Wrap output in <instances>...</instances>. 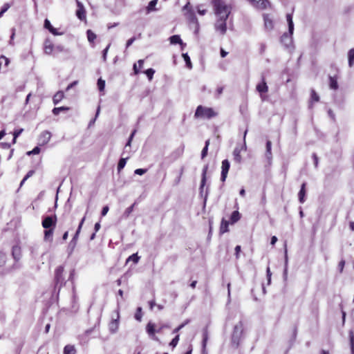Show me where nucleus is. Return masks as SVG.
<instances>
[{
  "label": "nucleus",
  "mask_w": 354,
  "mask_h": 354,
  "mask_svg": "<svg viewBox=\"0 0 354 354\" xmlns=\"http://www.w3.org/2000/svg\"><path fill=\"white\" fill-rule=\"evenodd\" d=\"M286 19L288 24V31L290 35L293 34L294 31V24L292 21V14H287L286 15Z\"/></svg>",
  "instance_id": "28"
},
{
  "label": "nucleus",
  "mask_w": 354,
  "mask_h": 354,
  "mask_svg": "<svg viewBox=\"0 0 354 354\" xmlns=\"http://www.w3.org/2000/svg\"><path fill=\"white\" fill-rule=\"evenodd\" d=\"M133 70L134 75H138L140 71V68H139V67L137 66L136 64H133Z\"/></svg>",
  "instance_id": "59"
},
{
  "label": "nucleus",
  "mask_w": 354,
  "mask_h": 354,
  "mask_svg": "<svg viewBox=\"0 0 354 354\" xmlns=\"http://www.w3.org/2000/svg\"><path fill=\"white\" fill-rule=\"evenodd\" d=\"M109 206H107V205L104 206V207L102 208V209L101 215H102V216H104L107 214V212H109Z\"/></svg>",
  "instance_id": "57"
},
{
  "label": "nucleus",
  "mask_w": 354,
  "mask_h": 354,
  "mask_svg": "<svg viewBox=\"0 0 354 354\" xmlns=\"http://www.w3.org/2000/svg\"><path fill=\"white\" fill-rule=\"evenodd\" d=\"M12 256L13 259L18 261L21 257V248L19 245H14L12 248Z\"/></svg>",
  "instance_id": "14"
},
{
  "label": "nucleus",
  "mask_w": 354,
  "mask_h": 354,
  "mask_svg": "<svg viewBox=\"0 0 354 354\" xmlns=\"http://www.w3.org/2000/svg\"><path fill=\"white\" fill-rule=\"evenodd\" d=\"M86 220V216H84L80 221V223H79V225H78V227L76 230V232L75 234V235L73 236V239H72V242L74 243L75 244L77 243V241L78 239V237H79V235L80 234V232L82 230V226L84 225V223Z\"/></svg>",
  "instance_id": "17"
},
{
  "label": "nucleus",
  "mask_w": 354,
  "mask_h": 354,
  "mask_svg": "<svg viewBox=\"0 0 354 354\" xmlns=\"http://www.w3.org/2000/svg\"><path fill=\"white\" fill-rule=\"evenodd\" d=\"M136 130H134V131L131 133V136H130V137H129V140H128V141H127V144H126V146H125V147H130V146H131V141H132L133 138V136H134V135H135V133H136Z\"/></svg>",
  "instance_id": "54"
},
{
  "label": "nucleus",
  "mask_w": 354,
  "mask_h": 354,
  "mask_svg": "<svg viewBox=\"0 0 354 354\" xmlns=\"http://www.w3.org/2000/svg\"><path fill=\"white\" fill-rule=\"evenodd\" d=\"M319 95L314 90H310V97L309 100V108H313L315 103L318 102L319 101Z\"/></svg>",
  "instance_id": "13"
},
{
  "label": "nucleus",
  "mask_w": 354,
  "mask_h": 354,
  "mask_svg": "<svg viewBox=\"0 0 354 354\" xmlns=\"http://www.w3.org/2000/svg\"><path fill=\"white\" fill-rule=\"evenodd\" d=\"M147 331L150 335H154L155 334V325L152 323H149L147 325Z\"/></svg>",
  "instance_id": "43"
},
{
  "label": "nucleus",
  "mask_w": 354,
  "mask_h": 354,
  "mask_svg": "<svg viewBox=\"0 0 354 354\" xmlns=\"http://www.w3.org/2000/svg\"><path fill=\"white\" fill-rule=\"evenodd\" d=\"M97 87H98V89L100 91H104V87H105V81L102 80L101 78H100L98 80H97Z\"/></svg>",
  "instance_id": "49"
},
{
  "label": "nucleus",
  "mask_w": 354,
  "mask_h": 354,
  "mask_svg": "<svg viewBox=\"0 0 354 354\" xmlns=\"http://www.w3.org/2000/svg\"><path fill=\"white\" fill-rule=\"evenodd\" d=\"M344 265H345V261L344 260H342L339 263V269H340V272H342L344 268Z\"/></svg>",
  "instance_id": "64"
},
{
  "label": "nucleus",
  "mask_w": 354,
  "mask_h": 354,
  "mask_svg": "<svg viewBox=\"0 0 354 354\" xmlns=\"http://www.w3.org/2000/svg\"><path fill=\"white\" fill-rule=\"evenodd\" d=\"M241 215L238 210L234 211L230 216V224L233 225L241 219Z\"/></svg>",
  "instance_id": "27"
},
{
  "label": "nucleus",
  "mask_w": 354,
  "mask_h": 354,
  "mask_svg": "<svg viewBox=\"0 0 354 354\" xmlns=\"http://www.w3.org/2000/svg\"><path fill=\"white\" fill-rule=\"evenodd\" d=\"M147 76L148 79L151 81L153 79L155 71L153 68H149L144 72Z\"/></svg>",
  "instance_id": "47"
},
{
  "label": "nucleus",
  "mask_w": 354,
  "mask_h": 354,
  "mask_svg": "<svg viewBox=\"0 0 354 354\" xmlns=\"http://www.w3.org/2000/svg\"><path fill=\"white\" fill-rule=\"evenodd\" d=\"M169 41H170V43L172 44H179L180 45H185L183 43L182 39H180V37L178 35H172L171 37H170Z\"/></svg>",
  "instance_id": "30"
},
{
  "label": "nucleus",
  "mask_w": 354,
  "mask_h": 354,
  "mask_svg": "<svg viewBox=\"0 0 354 354\" xmlns=\"http://www.w3.org/2000/svg\"><path fill=\"white\" fill-rule=\"evenodd\" d=\"M86 220V216H84L80 221V223H79V225H78V227L76 230V232L75 234V235L73 236V239H72V242L74 243L75 244L77 243V241L78 239V237H79V235L80 234V232L82 230V226L84 225V223Z\"/></svg>",
  "instance_id": "18"
},
{
  "label": "nucleus",
  "mask_w": 354,
  "mask_h": 354,
  "mask_svg": "<svg viewBox=\"0 0 354 354\" xmlns=\"http://www.w3.org/2000/svg\"><path fill=\"white\" fill-rule=\"evenodd\" d=\"M230 168V163L227 159L223 160L221 162V180L224 183L227 177V174Z\"/></svg>",
  "instance_id": "9"
},
{
  "label": "nucleus",
  "mask_w": 354,
  "mask_h": 354,
  "mask_svg": "<svg viewBox=\"0 0 354 354\" xmlns=\"http://www.w3.org/2000/svg\"><path fill=\"white\" fill-rule=\"evenodd\" d=\"M348 64L349 66L351 67L354 63V48H351L348 53Z\"/></svg>",
  "instance_id": "39"
},
{
  "label": "nucleus",
  "mask_w": 354,
  "mask_h": 354,
  "mask_svg": "<svg viewBox=\"0 0 354 354\" xmlns=\"http://www.w3.org/2000/svg\"><path fill=\"white\" fill-rule=\"evenodd\" d=\"M55 228L44 229V239L46 241L53 242V234Z\"/></svg>",
  "instance_id": "16"
},
{
  "label": "nucleus",
  "mask_w": 354,
  "mask_h": 354,
  "mask_svg": "<svg viewBox=\"0 0 354 354\" xmlns=\"http://www.w3.org/2000/svg\"><path fill=\"white\" fill-rule=\"evenodd\" d=\"M180 339V335L177 334L174 338L169 343V346H171L173 348H175L177 344H178Z\"/></svg>",
  "instance_id": "46"
},
{
  "label": "nucleus",
  "mask_w": 354,
  "mask_h": 354,
  "mask_svg": "<svg viewBox=\"0 0 354 354\" xmlns=\"http://www.w3.org/2000/svg\"><path fill=\"white\" fill-rule=\"evenodd\" d=\"M75 272L74 269L71 270L68 280L71 281H73V278H74V276H75Z\"/></svg>",
  "instance_id": "60"
},
{
  "label": "nucleus",
  "mask_w": 354,
  "mask_h": 354,
  "mask_svg": "<svg viewBox=\"0 0 354 354\" xmlns=\"http://www.w3.org/2000/svg\"><path fill=\"white\" fill-rule=\"evenodd\" d=\"M76 350L73 345L68 344L64 348V354H75Z\"/></svg>",
  "instance_id": "31"
},
{
  "label": "nucleus",
  "mask_w": 354,
  "mask_h": 354,
  "mask_svg": "<svg viewBox=\"0 0 354 354\" xmlns=\"http://www.w3.org/2000/svg\"><path fill=\"white\" fill-rule=\"evenodd\" d=\"M230 221H226L225 218H223L221 222L219 232L220 234H224L229 231V224Z\"/></svg>",
  "instance_id": "24"
},
{
  "label": "nucleus",
  "mask_w": 354,
  "mask_h": 354,
  "mask_svg": "<svg viewBox=\"0 0 354 354\" xmlns=\"http://www.w3.org/2000/svg\"><path fill=\"white\" fill-rule=\"evenodd\" d=\"M70 110V107L68 106H59V107H55L52 110V113L55 115H58L61 111H68Z\"/></svg>",
  "instance_id": "32"
},
{
  "label": "nucleus",
  "mask_w": 354,
  "mask_h": 354,
  "mask_svg": "<svg viewBox=\"0 0 354 354\" xmlns=\"http://www.w3.org/2000/svg\"><path fill=\"white\" fill-rule=\"evenodd\" d=\"M6 263V254L0 251V267L3 266Z\"/></svg>",
  "instance_id": "48"
},
{
  "label": "nucleus",
  "mask_w": 354,
  "mask_h": 354,
  "mask_svg": "<svg viewBox=\"0 0 354 354\" xmlns=\"http://www.w3.org/2000/svg\"><path fill=\"white\" fill-rule=\"evenodd\" d=\"M44 28L48 29L50 33H52L54 35H60L59 32H58L57 30L55 28L50 24V21L47 19L44 21Z\"/></svg>",
  "instance_id": "20"
},
{
  "label": "nucleus",
  "mask_w": 354,
  "mask_h": 354,
  "mask_svg": "<svg viewBox=\"0 0 354 354\" xmlns=\"http://www.w3.org/2000/svg\"><path fill=\"white\" fill-rule=\"evenodd\" d=\"M157 2H158V0H152L149 3V4L146 8L147 13H149V12L156 10V6L157 4Z\"/></svg>",
  "instance_id": "33"
},
{
  "label": "nucleus",
  "mask_w": 354,
  "mask_h": 354,
  "mask_svg": "<svg viewBox=\"0 0 354 354\" xmlns=\"http://www.w3.org/2000/svg\"><path fill=\"white\" fill-rule=\"evenodd\" d=\"M183 10L184 11V15L185 18L191 23H196L197 18L195 15V12L190 4L189 2H187L183 8Z\"/></svg>",
  "instance_id": "6"
},
{
  "label": "nucleus",
  "mask_w": 354,
  "mask_h": 354,
  "mask_svg": "<svg viewBox=\"0 0 354 354\" xmlns=\"http://www.w3.org/2000/svg\"><path fill=\"white\" fill-rule=\"evenodd\" d=\"M135 37L130 38L129 40H127L126 44V47L129 48L135 41Z\"/></svg>",
  "instance_id": "62"
},
{
  "label": "nucleus",
  "mask_w": 354,
  "mask_h": 354,
  "mask_svg": "<svg viewBox=\"0 0 354 354\" xmlns=\"http://www.w3.org/2000/svg\"><path fill=\"white\" fill-rule=\"evenodd\" d=\"M135 205L136 203H133V205H131L130 207H127L125 209L124 214L126 217H128L131 214V212L133 210Z\"/></svg>",
  "instance_id": "50"
},
{
  "label": "nucleus",
  "mask_w": 354,
  "mask_h": 354,
  "mask_svg": "<svg viewBox=\"0 0 354 354\" xmlns=\"http://www.w3.org/2000/svg\"><path fill=\"white\" fill-rule=\"evenodd\" d=\"M218 113L212 107H207L203 105H198L194 113L196 119L211 120L217 117Z\"/></svg>",
  "instance_id": "1"
},
{
  "label": "nucleus",
  "mask_w": 354,
  "mask_h": 354,
  "mask_svg": "<svg viewBox=\"0 0 354 354\" xmlns=\"http://www.w3.org/2000/svg\"><path fill=\"white\" fill-rule=\"evenodd\" d=\"M349 339H350L351 353L354 354V333L353 330L349 331Z\"/></svg>",
  "instance_id": "41"
},
{
  "label": "nucleus",
  "mask_w": 354,
  "mask_h": 354,
  "mask_svg": "<svg viewBox=\"0 0 354 354\" xmlns=\"http://www.w3.org/2000/svg\"><path fill=\"white\" fill-rule=\"evenodd\" d=\"M65 97L64 93L62 91H57L53 97V102L55 105L57 104Z\"/></svg>",
  "instance_id": "23"
},
{
  "label": "nucleus",
  "mask_w": 354,
  "mask_h": 354,
  "mask_svg": "<svg viewBox=\"0 0 354 354\" xmlns=\"http://www.w3.org/2000/svg\"><path fill=\"white\" fill-rule=\"evenodd\" d=\"M77 9L75 12L77 17L80 21H84V23H86L87 22L86 12V10H85L83 4L81 2L77 1Z\"/></svg>",
  "instance_id": "8"
},
{
  "label": "nucleus",
  "mask_w": 354,
  "mask_h": 354,
  "mask_svg": "<svg viewBox=\"0 0 354 354\" xmlns=\"http://www.w3.org/2000/svg\"><path fill=\"white\" fill-rule=\"evenodd\" d=\"M264 25L267 29L272 30L274 28L273 20L269 14H263V15Z\"/></svg>",
  "instance_id": "15"
},
{
  "label": "nucleus",
  "mask_w": 354,
  "mask_h": 354,
  "mask_svg": "<svg viewBox=\"0 0 354 354\" xmlns=\"http://www.w3.org/2000/svg\"><path fill=\"white\" fill-rule=\"evenodd\" d=\"M266 274L268 277V284L270 283L272 272L269 267L266 269Z\"/></svg>",
  "instance_id": "56"
},
{
  "label": "nucleus",
  "mask_w": 354,
  "mask_h": 354,
  "mask_svg": "<svg viewBox=\"0 0 354 354\" xmlns=\"http://www.w3.org/2000/svg\"><path fill=\"white\" fill-rule=\"evenodd\" d=\"M40 152V148L39 147H35L32 151H28V154H39Z\"/></svg>",
  "instance_id": "52"
},
{
  "label": "nucleus",
  "mask_w": 354,
  "mask_h": 354,
  "mask_svg": "<svg viewBox=\"0 0 354 354\" xmlns=\"http://www.w3.org/2000/svg\"><path fill=\"white\" fill-rule=\"evenodd\" d=\"M1 147L3 149H8L10 148L11 145L8 142H1Z\"/></svg>",
  "instance_id": "61"
},
{
  "label": "nucleus",
  "mask_w": 354,
  "mask_h": 354,
  "mask_svg": "<svg viewBox=\"0 0 354 354\" xmlns=\"http://www.w3.org/2000/svg\"><path fill=\"white\" fill-rule=\"evenodd\" d=\"M182 56L186 63V66L191 69L192 68V64L189 56L187 55V53H183Z\"/></svg>",
  "instance_id": "40"
},
{
  "label": "nucleus",
  "mask_w": 354,
  "mask_h": 354,
  "mask_svg": "<svg viewBox=\"0 0 354 354\" xmlns=\"http://www.w3.org/2000/svg\"><path fill=\"white\" fill-rule=\"evenodd\" d=\"M256 89L260 93V96L263 100L265 99L263 94L268 91V86L264 77H262V81L257 85Z\"/></svg>",
  "instance_id": "10"
},
{
  "label": "nucleus",
  "mask_w": 354,
  "mask_h": 354,
  "mask_svg": "<svg viewBox=\"0 0 354 354\" xmlns=\"http://www.w3.org/2000/svg\"><path fill=\"white\" fill-rule=\"evenodd\" d=\"M207 169H208V166L205 165L203 169L202 178H201V187H200L201 189H203V187L206 183V180H207L206 175H207Z\"/></svg>",
  "instance_id": "29"
},
{
  "label": "nucleus",
  "mask_w": 354,
  "mask_h": 354,
  "mask_svg": "<svg viewBox=\"0 0 354 354\" xmlns=\"http://www.w3.org/2000/svg\"><path fill=\"white\" fill-rule=\"evenodd\" d=\"M225 17L219 18L216 24V28L220 31L222 35H224L227 30L226 20Z\"/></svg>",
  "instance_id": "12"
},
{
  "label": "nucleus",
  "mask_w": 354,
  "mask_h": 354,
  "mask_svg": "<svg viewBox=\"0 0 354 354\" xmlns=\"http://www.w3.org/2000/svg\"><path fill=\"white\" fill-rule=\"evenodd\" d=\"M51 138V133L48 131H44L39 138V140L42 145H45L49 142Z\"/></svg>",
  "instance_id": "21"
},
{
  "label": "nucleus",
  "mask_w": 354,
  "mask_h": 354,
  "mask_svg": "<svg viewBox=\"0 0 354 354\" xmlns=\"http://www.w3.org/2000/svg\"><path fill=\"white\" fill-rule=\"evenodd\" d=\"M110 46L111 44H109L108 46L102 51V58L104 62L106 60V55Z\"/></svg>",
  "instance_id": "51"
},
{
  "label": "nucleus",
  "mask_w": 354,
  "mask_h": 354,
  "mask_svg": "<svg viewBox=\"0 0 354 354\" xmlns=\"http://www.w3.org/2000/svg\"><path fill=\"white\" fill-rule=\"evenodd\" d=\"M140 257L138 255V253H135L129 256L126 260V264L129 261H133L135 264L138 263Z\"/></svg>",
  "instance_id": "34"
},
{
  "label": "nucleus",
  "mask_w": 354,
  "mask_h": 354,
  "mask_svg": "<svg viewBox=\"0 0 354 354\" xmlns=\"http://www.w3.org/2000/svg\"><path fill=\"white\" fill-rule=\"evenodd\" d=\"M215 13L219 18L225 17L227 19L231 12V6L227 5L223 0H212Z\"/></svg>",
  "instance_id": "2"
},
{
  "label": "nucleus",
  "mask_w": 354,
  "mask_h": 354,
  "mask_svg": "<svg viewBox=\"0 0 354 354\" xmlns=\"http://www.w3.org/2000/svg\"><path fill=\"white\" fill-rule=\"evenodd\" d=\"M189 323V319H186L183 323H182L181 324H180L178 327L175 328L173 331H172V333L173 334H176V335L178 333V332L183 328L185 327L187 324H188Z\"/></svg>",
  "instance_id": "38"
},
{
  "label": "nucleus",
  "mask_w": 354,
  "mask_h": 354,
  "mask_svg": "<svg viewBox=\"0 0 354 354\" xmlns=\"http://www.w3.org/2000/svg\"><path fill=\"white\" fill-rule=\"evenodd\" d=\"M251 3L259 10H266L270 6V2L268 0H253Z\"/></svg>",
  "instance_id": "11"
},
{
  "label": "nucleus",
  "mask_w": 354,
  "mask_h": 354,
  "mask_svg": "<svg viewBox=\"0 0 354 354\" xmlns=\"http://www.w3.org/2000/svg\"><path fill=\"white\" fill-rule=\"evenodd\" d=\"M337 75L329 76V86L333 90H337L339 87L337 83Z\"/></svg>",
  "instance_id": "25"
},
{
  "label": "nucleus",
  "mask_w": 354,
  "mask_h": 354,
  "mask_svg": "<svg viewBox=\"0 0 354 354\" xmlns=\"http://www.w3.org/2000/svg\"><path fill=\"white\" fill-rule=\"evenodd\" d=\"M57 221L56 215L47 216L42 219L41 225L44 229L55 228Z\"/></svg>",
  "instance_id": "7"
},
{
  "label": "nucleus",
  "mask_w": 354,
  "mask_h": 354,
  "mask_svg": "<svg viewBox=\"0 0 354 354\" xmlns=\"http://www.w3.org/2000/svg\"><path fill=\"white\" fill-rule=\"evenodd\" d=\"M127 159H128V158H122L120 159L118 164V172H120L125 167Z\"/></svg>",
  "instance_id": "42"
},
{
  "label": "nucleus",
  "mask_w": 354,
  "mask_h": 354,
  "mask_svg": "<svg viewBox=\"0 0 354 354\" xmlns=\"http://www.w3.org/2000/svg\"><path fill=\"white\" fill-rule=\"evenodd\" d=\"M119 318H120L119 312L117 311L116 318L113 319V320L109 324V328L112 332H115L117 330V329L118 328Z\"/></svg>",
  "instance_id": "19"
},
{
  "label": "nucleus",
  "mask_w": 354,
  "mask_h": 354,
  "mask_svg": "<svg viewBox=\"0 0 354 354\" xmlns=\"http://www.w3.org/2000/svg\"><path fill=\"white\" fill-rule=\"evenodd\" d=\"M64 50L62 46H55L50 39H46L44 43V51L46 55H52L53 52L61 53Z\"/></svg>",
  "instance_id": "5"
},
{
  "label": "nucleus",
  "mask_w": 354,
  "mask_h": 354,
  "mask_svg": "<svg viewBox=\"0 0 354 354\" xmlns=\"http://www.w3.org/2000/svg\"><path fill=\"white\" fill-rule=\"evenodd\" d=\"M147 169H137L135 170L134 173L136 174H138V175H143L144 174H145L147 172Z\"/></svg>",
  "instance_id": "55"
},
{
  "label": "nucleus",
  "mask_w": 354,
  "mask_h": 354,
  "mask_svg": "<svg viewBox=\"0 0 354 354\" xmlns=\"http://www.w3.org/2000/svg\"><path fill=\"white\" fill-rule=\"evenodd\" d=\"M241 246L240 245H236L235 247V255H236V259H239V253L241 252Z\"/></svg>",
  "instance_id": "58"
},
{
  "label": "nucleus",
  "mask_w": 354,
  "mask_h": 354,
  "mask_svg": "<svg viewBox=\"0 0 354 354\" xmlns=\"http://www.w3.org/2000/svg\"><path fill=\"white\" fill-rule=\"evenodd\" d=\"M243 330L244 328L242 322H239L234 327L231 337V342L232 346L236 348H237L240 344V342L243 334Z\"/></svg>",
  "instance_id": "4"
},
{
  "label": "nucleus",
  "mask_w": 354,
  "mask_h": 354,
  "mask_svg": "<svg viewBox=\"0 0 354 354\" xmlns=\"http://www.w3.org/2000/svg\"><path fill=\"white\" fill-rule=\"evenodd\" d=\"M64 271L65 270L64 266H57L54 271V290H57L58 293L59 292L61 288L66 284Z\"/></svg>",
  "instance_id": "3"
},
{
  "label": "nucleus",
  "mask_w": 354,
  "mask_h": 354,
  "mask_svg": "<svg viewBox=\"0 0 354 354\" xmlns=\"http://www.w3.org/2000/svg\"><path fill=\"white\" fill-rule=\"evenodd\" d=\"M271 148H272V142L270 140H268L266 142V156L268 159H271L272 156Z\"/></svg>",
  "instance_id": "36"
},
{
  "label": "nucleus",
  "mask_w": 354,
  "mask_h": 354,
  "mask_svg": "<svg viewBox=\"0 0 354 354\" xmlns=\"http://www.w3.org/2000/svg\"><path fill=\"white\" fill-rule=\"evenodd\" d=\"M209 144H210V140H207L205 141V147H203V149L201 151V158L202 159H204L207 156L208 147H209Z\"/></svg>",
  "instance_id": "37"
},
{
  "label": "nucleus",
  "mask_w": 354,
  "mask_h": 354,
  "mask_svg": "<svg viewBox=\"0 0 354 354\" xmlns=\"http://www.w3.org/2000/svg\"><path fill=\"white\" fill-rule=\"evenodd\" d=\"M135 319L139 322L142 320V311L141 307H138L135 313Z\"/></svg>",
  "instance_id": "44"
},
{
  "label": "nucleus",
  "mask_w": 354,
  "mask_h": 354,
  "mask_svg": "<svg viewBox=\"0 0 354 354\" xmlns=\"http://www.w3.org/2000/svg\"><path fill=\"white\" fill-rule=\"evenodd\" d=\"M10 8V4L6 3H5L3 7L1 8V10L6 12Z\"/></svg>",
  "instance_id": "63"
},
{
  "label": "nucleus",
  "mask_w": 354,
  "mask_h": 354,
  "mask_svg": "<svg viewBox=\"0 0 354 354\" xmlns=\"http://www.w3.org/2000/svg\"><path fill=\"white\" fill-rule=\"evenodd\" d=\"M242 148L236 147L233 151L234 160L236 163H241L242 161V156L241 155Z\"/></svg>",
  "instance_id": "22"
},
{
  "label": "nucleus",
  "mask_w": 354,
  "mask_h": 354,
  "mask_svg": "<svg viewBox=\"0 0 354 354\" xmlns=\"http://www.w3.org/2000/svg\"><path fill=\"white\" fill-rule=\"evenodd\" d=\"M306 186V183H302V185L301 186V189L298 194L299 201L301 203H304L305 202Z\"/></svg>",
  "instance_id": "26"
},
{
  "label": "nucleus",
  "mask_w": 354,
  "mask_h": 354,
  "mask_svg": "<svg viewBox=\"0 0 354 354\" xmlns=\"http://www.w3.org/2000/svg\"><path fill=\"white\" fill-rule=\"evenodd\" d=\"M35 174V171L34 170H30L27 174L26 175L24 176V178H23V180L21 181L20 183V187H22L23 185L24 184V183L30 178L31 177L33 174Z\"/></svg>",
  "instance_id": "45"
},
{
  "label": "nucleus",
  "mask_w": 354,
  "mask_h": 354,
  "mask_svg": "<svg viewBox=\"0 0 354 354\" xmlns=\"http://www.w3.org/2000/svg\"><path fill=\"white\" fill-rule=\"evenodd\" d=\"M86 35L88 41L91 44L94 43V41L97 38V35L91 30H87Z\"/></svg>",
  "instance_id": "35"
},
{
  "label": "nucleus",
  "mask_w": 354,
  "mask_h": 354,
  "mask_svg": "<svg viewBox=\"0 0 354 354\" xmlns=\"http://www.w3.org/2000/svg\"><path fill=\"white\" fill-rule=\"evenodd\" d=\"M24 129H16L13 132V136L15 137V138H17L20 134L23 132Z\"/></svg>",
  "instance_id": "53"
}]
</instances>
